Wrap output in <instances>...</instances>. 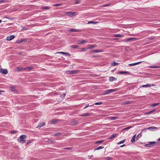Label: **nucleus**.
<instances>
[{
    "label": "nucleus",
    "instance_id": "45",
    "mask_svg": "<svg viewBox=\"0 0 160 160\" xmlns=\"http://www.w3.org/2000/svg\"><path fill=\"white\" fill-rule=\"evenodd\" d=\"M125 141V139L123 140V141H120L119 142H118V144H121L122 143H123Z\"/></svg>",
    "mask_w": 160,
    "mask_h": 160
},
{
    "label": "nucleus",
    "instance_id": "28",
    "mask_svg": "<svg viewBox=\"0 0 160 160\" xmlns=\"http://www.w3.org/2000/svg\"><path fill=\"white\" fill-rule=\"evenodd\" d=\"M151 86V85L149 84H147L146 85H142L141 87L143 88L148 87Z\"/></svg>",
    "mask_w": 160,
    "mask_h": 160
},
{
    "label": "nucleus",
    "instance_id": "2",
    "mask_svg": "<svg viewBox=\"0 0 160 160\" xmlns=\"http://www.w3.org/2000/svg\"><path fill=\"white\" fill-rule=\"evenodd\" d=\"M156 146H158V142L154 141L149 142L148 144L145 145V147L149 148H151Z\"/></svg>",
    "mask_w": 160,
    "mask_h": 160
},
{
    "label": "nucleus",
    "instance_id": "18",
    "mask_svg": "<svg viewBox=\"0 0 160 160\" xmlns=\"http://www.w3.org/2000/svg\"><path fill=\"white\" fill-rule=\"evenodd\" d=\"M109 118L111 120H114L119 119V117H110Z\"/></svg>",
    "mask_w": 160,
    "mask_h": 160
},
{
    "label": "nucleus",
    "instance_id": "56",
    "mask_svg": "<svg viewBox=\"0 0 160 160\" xmlns=\"http://www.w3.org/2000/svg\"><path fill=\"white\" fill-rule=\"evenodd\" d=\"M6 1L5 0H0V3L1 2H6Z\"/></svg>",
    "mask_w": 160,
    "mask_h": 160
},
{
    "label": "nucleus",
    "instance_id": "26",
    "mask_svg": "<svg viewBox=\"0 0 160 160\" xmlns=\"http://www.w3.org/2000/svg\"><path fill=\"white\" fill-rule=\"evenodd\" d=\"M24 68H20L19 67H17L16 68V71L19 70L20 71L24 70Z\"/></svg>",
    "mask_w": 160,
    "mask_h": 160
},
{
    "label": "nucleus",
    "instance_id": "5",
    "mask_svg": "<svg viewBox=\"0 0 160 160\" xmlns=\"http://www.w3.org/2000/svg\"><path fill=\"white\" fill-rule=\"evenodd\" d=\"M139 39L138 38H127L126 39H124L123 41H129L131 40H133V41H135L136 40H138Z\"/></svg>",
    "mask_w": 160,
    "mask_h": 160
},
{
    "label": "nucleus",
    "instance_id": "50",
    "mask_svg": "<svg viewBox=\"0 0 160 160\" xmlns=\"http://www.w3.org/2000/svg\"><path fill=\"white\" fill-rule=\"evenodd\" d=\"M60 95L61 96V97L62 98V96L63 98H64L65 96L66 95V93H64L63 95H62L61 94H60Z\"/></svg>",
    "mask_w": 160,
    "mask_h": 160
},
{
    "label": "nucleus",
    "instance_id": "37",
    "mask_svg": "<svg viewBox=\"0 0 160 160\" xmlns=\"http://www.w3.org/2000/svg\"><path fill=\"white\" fill-rule=\"evenodd\" d=\"M75 3L76 4H78L80 3L81 2L80 0H75Z\"/></svg>",
    "mask_w": 160,
    "mask_h": 160
},
{
    "label": "nucleus",
    "instance_id": "58",
    "mask_svg": "<svg viewBox=\"0 0 160 160\" xmlns=\"http://www.w3.org/2000/svg\"><path fill=\"white\" fill-rule=\"evenodd\" d=\"M125 146V144H123V145H122L121 146H120V147H124V146Z\"/></svg>",
    "mask_w": 160,
    "mask_h": 160
},
{
    "label": "nucleus",
    "instance_id": "4",
    "mask_svg": "<svg viewBox=\"0 0 160 160\" xmlns=\"http://www.w3.org/2000/svg\"><path fill=\"white\" fill-rule=\"evenodd\" d=\"M66 14L68 16L71 17H72L74 16H76L78 14L77 12H66Z\"/></svg>",
    "mask_w": 160,
    "mask_h": 160
},
{
    "label": "nucleus",
    "instance_id": "23",
    "mask_svg": "<svg viewBox=\"0 0 160 160\" xmlns=\"http://www.w3.org/2000/svg\"><path fill=\"white\" fill-rule=\"evenodd\" d=\"M58 120H57V119H53L52 120V121H51V122H52V123L53 124H55V123H57L58 122Z\"/></svg>",
    "mask_w": 160,
    "mask_h": 160
},
{
    "label": "nucleus",
    "instance_id": "61",
    "mask_svg": "<svg viewBox=\"0 0 160 160\" xmlns=\"http://www.w3.org/2000/svg\"><path fill=\"white\" fill-rule=\"evenodd\" d=\"M136 137V135H135L132 138H135Z\"/></svg>",
    "mask_w": 160,
    "mask_h": 160
},
{
    "label": "nucleus",
    "instance_id": "32",
    "mask_svg": "<svg viewBox=\"0 0 160 160\" xmlns=\"http://www.w3.org/2000/svg\"><path fill=\"white\" fill-rule=\"evenodd\" d=\"M130 103V102L129 101H127L125 102H122V104L123 105H125L126 104H128Z\"/></svg>",
    "mask_w": 160,
    "mask_h": 160
},
{
    "label": "nucleus",
    "instance_id": "44",
    "mask_svg": "<svg viewBox=\"0 0 160 160\" xmlns=\"http://www.w3.org/2000/svg\"><path fill=\"white\" fill-rule=\"evenodd\" d=\"M87 49L86 48H81V50L82 51H86L87 50Z\"/></svg>",
    "mask_w": 160,
    "mask_h": 160
},
{
    "label": "nucleus",
    "instance_id": "39",
    "mask_svg": "<svg viewBox=\"0 0 160 160\" xmlns=\"http://www.w3.org/2000/svg\"><path fill=\"white\" fill-rule=\"evenodd\" d=\"M150 68H159V66H150Z\"/></svg>",
    "mask_w": 160,
    "mask_h": 160
},
{
    "label": "nucleus",
    "instance_id": "12",
    "mask_svg": "<svg viewBox=\"0 0 160 160\" xmlns=\"http://www.w3.org/2000/svg\"><path fill=\"white\" fill-rule=\"evenodd\" d=\"M71 123L72 125H74L78 124V122L77 120L73 119L71 121Z\"/></svg>",
    "mask_w": 160,
    "mask_h": 160
},
{
    "label": "nucleus",
    "instance_id": "60",
    "mask_svg": "<svg viewBox=\"0 0 160 160\" xmlns=\"http://www.w3.org/2000/svg\"><path fill=\"white\" fill-rule=\"evenodd\" d=\"M88 157H89V158H91V157H93V155H92L90 156H89Z\"/></svg>",
    "mask_w": 160,
    "mask_h": 160
},
{
    "label": "nucleus",
    "instance_id": "52",
    "mask_svg": "<svg viewBox=\"0 0 160 160\" xmlns=\"http://www.w3.org/2000/svg\"><path fill=\"white\" fill-rule=\"evenodd\" d=\"M61 5V4H55L53 5L54 6H60Z\"/></svg>",
    "mask_w": 160,
    "mask_h": 160
},
{
    "label": "nucleus",
    "instance_id": "63",
    "mask_svg": "<svg viewBox=\"0 0 160 160\" xmlns=\"http://www.w3.org/2000/svg\"><path fill=\"white\" fill-rule=\"evenodd\" d=\"M53 94H54V95H57V92H54L53 93Z\"/></svg>",
    "mask_w": 160,
    "mask_h": 160
},
{
    "label": "nucleus",
    "instance_id": "33",
    "mask_svg": "<svg viewBox=\"0 0 160 160\" xmlns=\"http://www.w3.org/2000/svg\"><path fill=\"white\" fill-rule=\"evenodd\" d=\"M104 148V147L103 146H99V147L95 149L94 150L95 151L96 150H98L100 149H102Z\"/></svg>",
    "mask_w": 160,
    "mask_h": 160
},
{
    "label": "nucleus",
    "instance_id": "25",
    "mask_svg": "<svg viewBox=\"0 0 160 160\" xmlns=\"http://www.w3.org/2000/svg\"><path fill=\"white\" fill-rule=\"evenodd\" d=\"M158 128H157L156 127H148V128H147V129L148 130H152V129H154L157 130Z\"/></svg>",
    "mask_w": 160,
    "mask_h": 160
},
{
    "label": "nucleus",
    "instance_id": "9",
    "mask_svg": "<svg viewBox=\"0 0 160 160\" xmlns=\"http://www.w3.org/2000/svg\"><path fill=\"white\" fill-rule=\"evenodd\" d=\"M91 115V114L90 113H85L82 114H79V116L80 117H86L89 116Z\"/></svg>",
    "mask_w": 160,
    "mask_h": 160
},
{
    "label": "nucleus",
    "instance_id": "3",
    "mask_svg": "<svg viewBox=\"0 0 160 160\" xmlns=\"http://www.w3.org/2000/svg\"><path fill=\"white\" fill-rule=\"evenodd\" d=\"M117 91V89H116L107 90L106 91V92H105L103 93V95H105L109 94Z\"/></svg>",
    "mask_w": 160,
    "mask_h": 160
},
{
    "label": "nucleus",
    "instance_id": "24",
    "mask_svg": "<svg viewBox=\"0 0 160 160\" xmlns=\"http://www.w3.org/2000/svg\"><path fill=\"white\" fill-rule=\"evenodd\" d=\"M70 47L73 49H77L79 47L77 45H72Z\"/></svg>",
    "mask_w": 160,
    "mask_h": 160
},
{
    "label": "nucleus",
    "instance_id": "7",
    "mask_svg": "<svg viewBox=\"0 0 160 160\" xmlns=\"http://www.w3.org/2000/svg\"><path fill=\"white\" fill-rule=\"evenodd\" d=\"M0 72L2 74H6L8 73V71L7 69L1 68L0 69Z\"/></svg>",
    "mask_w": 160,
    "mask_h": 160
},
{
    "label": "nucleus",
    "instance_id": "57",
    "mask_svg": "<svg viewBox=\"0 0 160 160\" xmlns=\"http://www.w3.org/2000/svg\"><path fill=\"white\" fill-rule=\"evenodd\" d=\"M71 149V148H65V149Z\"/></svg>",
    "mask_w": 160,
    "mask_h": 160
},
{
    "label": "nucleus",
    "instance_id": "64",
    "mask_svg": "<svg viewBox=\"0 0 160 160\" xmlns=\"http://www.w3.org/2000/svg\"><path fill=\"white\" fill-rule=\"evenodd\" d=\"M160 141V138H158V141Z\"/></svg>",
    "mask_w": 160,
    "mask_h": 160
},
{
    "label": "nucleus",
    "instance_id": "30",
    "mask_svg": "<svg viewBox=\"0 0 160 160\" xmlns=\"http://www.w3.org/2000/svg\"><path fill=\"white\" fill-rule=\"evenodd\" d=\"M123 36V35L119 34H115L114 35V37H121Z\"/></svg>",
    "mask_w": 160,
    "mask_h": 160
},
{
    "label": "nucleus",
    "instance_id": "43",
    "mask_svg": "<svg viewBox=\"0 0 160 160\" xmlns=\"http://www.w3.org/2000/svg\"><path fill=\"white\" fill-rule=\"evenodd\" d=\"M159 103H154L152 104V106L153 107H155L157 105H159Z\"/></svg>",
    "mask_w": 160,
    "mask_h": 160
},
{
    "label": "nucleus",
    "instance_id": "48",
    "mask_svg": "<svg viewBox=\"0 0 160 160\" xmlns=\"http://www.w3.org/2000/svg\"><path fill=\"white\" fill-rule=\"evenodd\" d=\"M10 132L12 133H16L17 132V131L15 130L11 131Z\"/></svg>",
    "mask_w": 160,
    "mask_h": 160
},
{
    "label": "nucleus",
    "instance_id": "35",
    "mask_svg": "<svg viewBox=\"0 0 160 160\" xmlns=\"http://www.w3.org/2000/svg\"><path fill=\"white\" fill-rule=\"evenodd\" d=\"M118 64V63L114 62L113 63H111V65L112 66H115Z\"/></svg>",
    "mask_w": 160,
    "mask_h": 160
},
{
    "label": "nucleus",
    "instance_id": "34",
    "mask_svg": "<svg viewBox=\"0 0 160 160\" xmlns=\"http://www.w3.org/2000/svg\"><path fill=\"white\" fill-rule=\"evenodd\" d=\"M115 80V78L113 77H111L109 78V80L110 81H112Z\"/></svg>",
    "mask_w": 160,
    "mask_h": 160
},
{
    "label": "nucleus",
    "instance_id": "62",
    "mask_svg": "<svg viewBox=\"0 0 160 160\" xmlns=\"http://www.w3.org/2000/svg\"><path fill=\"white\" fill-rule=\"evenodd\" d=\"M4 92V91H3L2 90H1L0 89V92Z\"/></svg>",
    "mask_w": 160,
    "mask_h": 160
},
{
    "label": "nucleus",
    "instance_id": "59",
    "mask_svg": "<svg viewBox=\"0 0 160 160\" xmlns=\"http://www.w3.org/2000/svg\"><path fill=\"white\" fill-rule=\"evenodd\" d=\"M109 5V4H106V5H105L104 6V7H106V6H108Z\"/></svg>",
    "mask_w": 160,
    "mask_h": 160
},
{
    "label": "nucleus",
    "instance_id": "13",
    "mask_svg": "<svg viewBox=\"0 0 160 160\" xmlns=\"http://www.w3.org/2000/svg\"><path fill=\"white\" fill-rule=\"evenodd\" d=\"M118 135V134L117 133H115L114 134L112 135L110 137H109L108 139H112L115 137H117Z\"/></svg>",
    "mask_w": 160,
    "mask_h": 160
},
{
    "label": "nucleus",
    "instance_id": "22",
    "mask_svg": "<svg viewBox=\"0 0 160 160\" xmlns=\"http://www.w3.org/2000/svg\"><path fill=\"white\" fill-rule=\"evenodd\" d=\"M142 62H135L133 63H131L129 64V65L130 66H134L137 65L138 64H140Z\"/></svg>",
    "mask_w": 160,
    "mask_h": 160
},
{
    "label": "nucleus",
    "instance_id": "15",
    "mask_svg": "<svg viewBox=\"0 0 160 160\" xmlns=\"http://www.w3.org/2000/svg\"><path fill=\"white\" fill-rule=\"evenodd\" d=\"M56 53L62 54L65 55H67V56H70V54L69 53H68V52H57Z\"/></svg>",
    "mask_w": 160,
    "mask_h": 160
},
{
    "label": "nucleus",
    "instance_id": "47",
    "mask_svg": "<svg viewBox=\"0 0 160 160\" xmlns=\"http://www.w3.org/2000/svg\"><path fill=\"white\" fill-rule=\"evenodd\" d=\"M147 128H144V129H142V131L141 132H146L147 131Z\"/></svg>",
    "mask_w": 160,
    "mask_h": 160
},
{
    "label": "nucleus",
    "instance_id": "16",
    "mask_svg": "<svg viewBox=\"0 0 160 160\" xmlns=\"http://www.w3.org/2000/svg\"><path fill=\"white\" fill-rule=\"evenodd\" d=\"M15 37V36L14 35H11L9 37H8L7 38V40L8 41H10L12 40V39H13Z\"/></svg>",
    "mask_w": 160,
    "mask_h": 160
},
{
    "label": "nucleus",
    "instance_id": "8",
    "mask_svg": "<svg viewBox=\"0 0 160 160\" xmlns=\"http://www.w3.org/2000/svg\"><path fill=\"white\" fill-rule=\"evenodd\" d=\"M27 40L26 39H22L18 40L16 41L17 43H20L22 42H27Z\"/></svg>",
    "mask_w": 160,
    "mask_h": 160
},
{
    "label": "nucleus",
    "instance_id": "55",
    "mask_svg": "<svg viewBox=\"0 0 160 160\" xmlns=\"http://www.w3.org/2000/svg\"><path fill=\"white\" fill-rule=\"evenodd\" d=\"M152 112V111H149L148 112H147L146 113V114H150Z\"/></svg>",
    "mask_w": 160,
    "mask_h": 160
},
{
    "label": "nucleus",
    "instance_id": "1",
    "mask_svg": "<svg viewBox=\"0 0 160 160\" xmlns=\"http://www.w3.org/2000/svg\"><path fill=\"white\" fill-rule=\"evenodd\" d=\"M26 138V136L25 135H22L18 139V141L19 142L25 143L26 142V140L25 139Z\"/></svg>",
    "mask_w": 160,
    "mask_h": 160
},
{
    "label": "nucleus",
    "instance_id": "6",
    "mask_svg": "<svg viewBox=\"0 0 160 160\" xmlns=\"http://www.w3.org/2000/svg\"><path fill=\"white\" fill-rule=\"evenodd\" d=\"M78 72V70L68 71L66 72V73L68 74H74Z\"/></svg>",
    "mask_w": 160,
    "mask_h": 160
},
{
    "label": "nucleus",
    "instance_id": "49",
    "mask_svg": "<svg viewBox=\"0 0 160 160\" xmlns=\"http://www.w3.org/2000/svg\"><path fill=\"white\" fill-rule=\"evenodd\" d=\"M104 159H106L107 160H109L112 159V158H110L109 157H106L104 158Z\"/></svg>",
    "mask_w": 160,
    "mask_h": 160
},
{
    "label": "nucleus",
    "instance_id": "42",
    "mask_svg": "<svg viewBox=\"0 0 160 160\" xmlns=\"http://www.w3.org/2000/svg\"><path fill=\"white\" fill-rule=\"evenodd\" d=\"M102 102H96V103H95L94 104H93V105L94 104L96 105H101V104H102Z\"/></svg>",
    "mask_w": 160,
    "mask_h": 160
},
{
    "label": "nucleus",
    "instance_id": "19",
    "mask_svg": "<svg viewBox=\"0 0 160 160\" xmlns=\"http://www.w3.org/2000/svg\"><path fill=\"white\" fill-rule=\"evenodd\" d=\"M45 122H42L41 123H40L38 125V126H37V128H41V127L45 125Z\"/></svg>",
    "mask_w": 160,
    "mask_h": 160
},
{
    "label": "nucleus",
    "instance_id": "31",
    "mask_svg": "<svg viewBox=\"0 0 160 160\" xmlns=\"http://www.w3.org/2000/svg\"><path fill=\"white\" fill-rule=\"evenodd\" d=\"M98 23V22H94V21H89L88 22V24H96V23Z\"/></svg>",
    "mask_w": 160,
    "mask_h": 160
},
{
    "label": "nucleus",
    "instance_id": "53",
    "mask_svg": "<svg viewBox=\"0 0 160 160\" xmlns=\"http://www.w3.org/2000/svg\"><path fill=\"white\" fill-rule=\"evenodd\" d=\"M48 143H51V142H55V141H53L50 139H48Z\"/></svg>",
    "mask_w": 160,
    "mask_h": 160
},
{
    "label": "nucleus",
    "instance_id": "21",
    "mask_svg": "<svg viewBox=\"0 0 160 160\" xmlns=\"http://www.w3.org/2000/svg\"><path fill=\"white\" fill-rule=\"evenodd\" d=\"M102 49H98V50H92V52H102Z\"/></svg>",
    "mask_w": 160,
    "mask_h": 160
},
{
    "label": "nucleus",
    "instance_id": "51",
    "mask_svg": "<svg viewBox=\"0 0 160 160\" xmlns=\"http://www.w3.org/2000/svg\"><path fill=\"white\" fill-rule=\"evenodd\" d=\"M93 106V105H89V104H88L84 108V109L88 107H91Z\"/></svg>",
    "mask_w": 160,
    "mask_h": 160
},
{
    "label": "nucleus",
    "instance_id": "36",
    "mask_svg": "<svg viewBox=\"0 0 160 160\" xmlns=\"http://www.w3.org/2000/svg\"><path fill=\"white\" fill-rule=\"evenodd\" d=\"M142 136V135L141 132L137 136V137H136V139L138 140L139 138H140Z\"/></svg>",
    "mask_w": 160,
    "mask_h": 160
},
{
    "label": "nucleus",
    "instance_id": "27",
    "mask_svg": "<svg viewBox=\"0 0 160 160\" xmlns=\"http://www.w3.org/2000/svg\"><path fill=\"white\" fill-rule=\"evenodd\" d=\"M132 127H133V126H130V127H128L127 128H124L122 129V131L127 130L129 129H130Z\"/></svg>",
    "mask_w": 160,
    "mask_h": 160
},
{
    "label": "nucleus",
    "instance_id": "20",
    "mask_svg": "<svg viewBox=\"0 0 160 160\" xmlns=\"http://www.w3.org/2000/svg\"><path fill=\"white\" fill-rule=\"evenodd\" d=\"M33 69V67L32 66H30L28 67H27L24 68V70H27L28 71H29L30 70Z\"/></svg>",
    "mask_w": 160,
    "mask_h": 160
},
{
    "label": "nucleus",
    "instance_id": "10",
    "mask_svg": "<svg viewBox=\"0 0 160 160\" xmlns=\"http://www.w3.org/2000/svg\"><path fill=\"white\" fill-rule=\"evenodd\" d=\"M88 42V41L86 40H78L77 41V44H84V43H86Z\"/></svg>",
    "mask_w": 160,
    "mask_h": 160
},
{
    "label": "nucleus",
    "instance_id": "38",
    "mask_svg": "<svg viewBox=\"0 0 160 160\" xmlns=\"http://www.w3.org/2000/svg\"><path fill=\"white\" fill-rule=\"evenodd\" d=\"M104 142L103 140L98 141L96 142V144H100Z\"/></svg>",
    "mask_w": 160,
    "mask_h": 160
},
{
    "label": "nucleus",
    "instance_id": "29",
    "mask_svg": "<svg viewBox=\"0 0 160 160\" xmlns=\"http://www.w3.org/2000/svg\"><path fill=\"white\" fill-rule=\"evenodd\" d=\"M10 89L12 91H16L15 87L13 86L10 87Z\"/></svg>",
    "mask_w": 160,
    "mask_h": 160
},
{
    "label": "nucleus",
    "instance_id": "14",
    "mask_svg": "<svg viewBox=\"0 0 160 160\" xmlns=\"http://www.w3.org/2000/svg\"><path fill=\"white\" fill-rule=\"evenodd\" d=\"M68 31L75 32H80V30H79L77 29L74 28H70L69 29Z\"/></svg>",
    "mask_w": 160,
    "mask_h": 160
},
{
    "label": "nucleus",
    "instance_id": "41",
    "mask_svg": "<svg viewBox=\"0 0 160 160\" xmlns=\"http://www.w3.org/2000/svg\"><path fill=\"white\" fill-rule=\"evenodd\" d=\"M42 8L43 9H50V7H42Z\"/></svg>",
    "mask_w": 160,
    "mask_h": 160
},
{
    "label": "nucleus",
    "instance_id": "54",
    "mask_svg": "<svg viewBox=\"0 0 160 160\" xmlns=\"http://www.w3.org/2000/svg\"><path fill=\"white\" fill-rule=\"evenodd\" d=\"M32 142L31 140L28 141V142H27L26 144L27 145H28L29 144L31 143Z\"/></svg>",
    "mask_w": 160,
    "mask_h": 160
},
{
    "label": "nucleus",
    "instance_id": "46",
    "mask_svg": "<svg viewBox=\"0 0 160 160\" xmlns=\"http://www.w3.org/2000/svg\"><path fill=\"white\" fill-rule=\"evenodd\" d=\"M135 139L134 138H132L131 140V142L132 143L134 142H135Z\"/></svg>",
    "mask_w": 160,
    "mask_h": 160
},
{
    "label": "nucleus",
    "instance_id": "11",
    "mask_svg": "<svg viewBox=\"0 0 160 160\" xmlns=\"http://www.w3.org/2000/svg\"><path fill=\"white\" fill-rule=\"evenodd\" d=\"M118 74H130V72L128 71H118Z\"/></svg>",
    "mask_w": 160,
    "mask_h": 160
},
{
    "label": "nucleus",
    "instance_id": "40",
    "mask_svg": "<svg viewBox=\"0 0 160 160\" xmlns=\"http://www.w3.org/2000/svg\"><path fill=\"white\" fill-rule=\"evenodd\" d=\"M61 135V133H60V132H57V133H54V136H58L60 135Z\"/></svg>",
    "mask_w": 160,
    "mask_h": 160
},
{
    "label": "nucleus",
    "instance_id": "17",
    "mask_svg": "<svg viewBox=\"0 0 160 160\" xmlns=\"http://www.w3.org/2000/svg\"><path fill=\"white\" fill-rule=\"evenodd\" d=\"M96 46V45H88V48L89 49H92L93 48Z\"/></svg>",
    "mask_w": 160,
    "mask_h": 160
}]
</instances>
